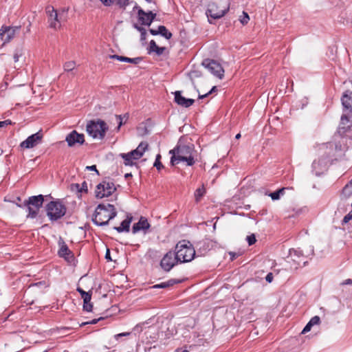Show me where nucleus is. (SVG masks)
Segmentation results:
<instances>
[{
	"label": "nucleus",
	"instance_id": "f257e3e1",
	"mask_svg": "<svg viewBox=\"0 0 352 352\" xmlns=\"http://www.w3.org/2000/svg\"><path fill=\"white\" fill-rule=\"evenodd\" d=\"M195 146L193 144H182L180 142L169 153L172 155L170 157V164L175 166L180 162L186 163L187 166H193L196 162L195 159Z\"/></svg>",
	"mask_w": 352,
	"mask_h": 352
},
{
	"label": "nucleus",
	"instance_id": "f03ea898",
	"mask_svg": "<svg viewBox=\"0 0 352 352\" xmlns=\"http://www.w3.org/2000/svg\"><path fill=\"white\" fill-rule=\"evenodd\" d=\"M116 215L117 211L113 205L100 204L96 208L92 221L97 226H104L107 225L109 221L115 218Z\"/></svg>",
	"mask_w": 352,
	"mask_h": 352
},
{
	"label": "nucleus",
	"instance_id": "7ed1b4c3",
	"mask_svg": "<svg viewBox=\"0 0 352 352\" xmlns=\"http://www.w3.org/2000/svg\"><path fill=\"white\" fill-rule=\"evenodd\" d=\"M176 258L180 263L191 261L195 256V250L192 244L188 241H179L175 247Z\"/></svg>",
	"mask_w": 352,
	"mask_h": 352
},
{
	"label": "nucleus",
	"instance_id": "20e7f679",
	"mask_svg": "<svg viewBox=\"0 0 352 352\" xmlns=\"http://www.w3.org/2000/svg\"><path fill=\"white\" fill-rule=\"evenodd\" d=\"M45 210L49 219L56 221L65 216L67 208L60 199H56L46 204Z\"/></svg>",
	"mask_w": 352,
	"mask_h": 352
},
{
	"label": "nucleus",
	"instance_id": "39448f33",
	"mask_svg": "<svg viewBox=\"0 0 352 352\" xmlns=\"http://www.w3.org/2000/svg\"><path fill=\"white\" fill-rule=\"evenodd\" d=\"M108 130L106 122L102 120H90L86 126L87 133L94 139L102 140Z\"/></svg>",
	"mask_w": 352,
	"mask_h": 352
},
{
	"label": "nucleus",
	"instance_id": "423d86ee",
	"mask_svg": "<svg viewBox=\"0 0 352 352\" xmlns=\"http://www.w3.org/2000/svg\"><path fill=\"white\" fill-rule=\"evenodd\" d=\"M44 196L42 195L32 196L23 203L24 206L28 207V218L34 219L38 214L40 208L43 206Z\"/></svg>",
	"mask_w": 352,
	"mask_h": 352
},
{
	"label": "nucleus",
	"instance_id": "0eeeda50",
	"mask_svg": "<svg viewBox=\"0 0 352 352\" xmlns=\"http://www.w3.org/2000/svg\"><path fill=\"white\" fill-rule=\"evenodd\" d=\"M229 8V2H227L221 8H220L215 2L210 3L206 12L208 18L209 23H212L210 19H218L223 17L228 12Z\"/></svg>",
	"mask_w": 352,
	"mask_h": 352
},
{
	"label": "nucleus",
	"instance_id": "6e6552de",
	"mask_svg": "<svg viewBox=\"0 0 352 352\" xmlns=\"http://www.w3.org/2000/svg\"><path fill=\"white\" fill-rule=\"evenodd\" d=\"M46 14L48 16L49 25L51 28L57 29L60 27L62 15L65 12V10L62 13H58L57 10L52 6H47L45 8Z\"/></svg>",
	"mask_w": 352,
	"mask_h": 352
},
{
	"label": "nucleus",
	"instance_id": "1a4fd4ad",
	"mask_svg": "<svg viewBox=\"0 0 352 352\" xmlns=\"http://www.w3.org/2000/svg\"><path fill=\"white\" fill-rule=\"evenodd\" d=\"M116 190L113 182L103 181L97 185L95 191L96 197L102 199L110 196Z\"/></svg>",
	"mask_w": 352,
	"mask_h": 352
},
{
	"label": "nucleus",
	"instance_id": "9d476101",
	"mask_svg": "<svg viewBox=\"0 0 352 352\" xmlns=\"http://www.w3.org/2000/svg\"><path fill=\"white\" fill-rule=\"evenodd\" d=\"M202 65L219 79H222L224 76V69L217 61L207 58L203 61Z\"/></svg>",
	"mask_w": 352,
	"mask_h": 352
},
{
	"label": "nucleus",
	"instance_id": "9b49d317",
	"mask_svg": "<svg viewBox=\"0 0 352 352\" xmlns=\"http://www.w3.org/2000/svg\"><path fill=\"white\" fill-rule=\"evenodd\" d=\"M178 262L175 252L170 251L164 256L160 265L164 271L169 272Z\"/></svg>",
	"mask_w": 352,
	"mask_h": 352
},
{
	"label": "nucleus",
	"instance_id": "f8f14e48",
	"mask_svg": "<svg viewBox=\"0 0 352 352\" xmlns=\"http://www.w3.org/2000/svg\"><path fill=\"white\" fill-rule=\"evenodd\" d=\"M134 9H138V21L142 25L149 26L155 19L156 14L151 11L146 12L138 6Z\"/></svg>",
	"mask_w": 352,
	"mask_h": 352
},
{
	"label": "nucleus",
	"instance_id": "ddd939ff",
	"mask_svg": "<svg viewBox=\"0 0 352 352\" xmlns=\"http://www.w3.org/2000/svg\"><path fill=\"white\" fill-rule=\"evenodd\" d=\"M43 138L41 131L29 136L25 140L20 144V146L23 148H32L39 144Z\"/></svg>",
	"mask_w": 352,
	"mask_h": 352
},
{
	"label": "nucleus",
	"instance_id": "4468645a",
	"mask_svg": "<svg viewBox=\"0 0 352 352\" xmlns=\"http://www.w3.org/2000/svg\"><path fill=\"white\" fill-rule=\"evenodd\" d=\"M65 141L69 147H74L76 145H82L85 142V136L82 133H78L74 130L69 133L65 138Z\"/></svg>",
	"mask_w": 352,
	"mask_h": 352
},
{
	"label": "nucleus",
	"instance_id": "2eb2a0df",
	"mask_svg": "<svg viewBox=\"0 0 352 352\" xmlns=\"http://www.w3.org/2000/svg\"><path fill=\"white\" fill-rule=\"evenodd\" d=\"M289 256L292 260L297 265L296 267H304L307 264V261L305 256L303 255L302 250L298 249L289 250Z\"/></svg>",
	"mask_w": 352,
	"mask_h": 352
},
{
	"label": "nucleus",
	"instance_id": "dca6fc26",
	"mask_svg": "<svg viewBox=\"0 0 352 352\" xmlns=\"http://www.w3.org/2000/svg\"><path fill=\"white\" fill-rule=\"evenodd\" d=\"M19 27H7L3 26L0 29V38L4 43L9 42L14 38L16 31L19 30Z\"/></svg>",
	"mask_w": 352,
	"mask_h": 352
},
{
	"label": "nucleus",
	"instance_id": "f3484780",
	"mask_svg": "<svg viewBox=\"0 0 352 352\" xmlns=\"http://www.w3.org/2000/svg\"><path fill=\"white\" fill-rule=\"evenodd\" d=\"M351 113H352L346 112L342 115L339 125L340 133H345L352 126V120H351Z\"/></svg>",
	"mask_w": 352,
	"mask_h": 352
},
{
	"label": "nucleus",
	"instance_id": "a211bd4d",
	"mask_svg": "<svg viewBox=\"0 0 352 352\" xmlns=\"http://www.w3.org/2000/svg\"><path fill=\"white\" fill-rule=\"evenodd\" d=\"M58 245L60 246V249L58 250L59 256L64 258L67 261H72L74 259V254L61 238L58 241Z\"/></svg>",
	"mask_w": 352,
	"mask_h": 352
},
{
	"label": "nucleus",
	"instance_id": "6ab92c4d",
	"mask_svg": "<svg viewBox=\"0 0 352 352\" xmlns=\"http://www.w3.org/2000/svg\"><path fill=\"white\" fill-rule=\"evenodd\" d=\"M120 157L124 160L126 166H133L134 164L133 160L140 159L142 157V153L135 149L128 153H121Z\"/></svg>",
	"mask_w": 352,
	"mask_h": 352
},
{
	"label": "nucleus",
	"instance_id": "aec40b11",
	"mask_svg": "<svg viewBox=\"0 0 352 352\" xmlns=\"http://www.w3.org/2000/svg\"><path fill=\"white\" fill-rule=\"evenodd\" d=\"M175 102L179 106L183 107H189L192 105L195 102V100L190 98H186L182 96V92L180 91H176L174 93Z\"/></svg>",
	"mask_w": 352,
	"mask_h": 352
},
{
	"label": "nucleus",
	"instance_id": "412c9836",
	"mask_svg": "<svg viewBox=\"0 0 352 352\" xmlns=\"http://www.w3.org/2000/svg\"><path fill=\"white\" fill-rule=\"evenodd\" d=\"M342 104L344 111L349 113H352V91H346L341 98Z\"/></svg>",
	"mask_w": 352,
	"mask_h": 352
},
{
	"label": "nucleus",
	"instance_id": "4be33fe9",
	"mask_svg": "<svg viewBox=\"0 0 352 352\" xmlns=\"http://www.w3.org/2000/svg\"><path fill=\"white\" fill-rule=\"evenodd\" d=\"M150 228V224L146 218L141 217L139 221L134 223L132 227V232L135 234L140 231H143L146 233V230Z\"/></svg>",
	"mask_w": 352,
	"mask_h": 352
},
{
	"label": "nucleus",
	"instance_id": "5701e85b",
	"mask_svg": "<svg viewBox=\"0 0 352 352\" xmlns=\"http://www.w3.org/2000/svg\"><path fill=\"white\" fill-rule=\"evenodd\" d=\"M109 58L111 59H116L119 61L129 63H132L134 65H137V64L140 63V61L142 60V57H137V58H128L126 56H120V55H117V54L109 55Z\"/></svg>",
	"mask_w": 352,
	"mask_h": 352
},
{
	"label": "nucleus",
	"instance_id": "b1692460",
	"mask_svg": "<svg viewBox=\"0 0 352 352\" xmlns=\"http://www.w3.org/2000/svg\"><path fill=\"white\" fill-rule=\"evenodd\" d=\"M149 32L152 35L160 34L166 39H170L173 36L172 33L164 25H160L157 30L150 29Z\"/></svg>",
	"mask_w": 352,
	"mask_h": 352
},
{
	"label": "nucleus",
	"instance_id": "393cba45",
	"mask_svg": "<svg viewBox=\"0 0 352 352\" xmlns=\"http://www.w3.org/2000/svg\"><path fill=\"white\" fill-rule=\"evenodd\" d=\"M132 219L133 217L129 214L127 215L126 219L122 221L120 226L114 227L113 228L118 232H129Z\"/></svg>",
	"mask_w": 352,
	"mask_h": 352
},
{
	"label": "nucleus",
	"instance_id": "a878e982",
	"mask_svg": "<svg viewBox=\"0 0 352 352\" xmlns=\"http://www.w3.org/2000/svg\"><path fill=\"white\" fill-rule=\"evenodd\" d=\"M166 50L165 47H159L157 45L154 40H151L149 43L148 53L155 52L157 55L160 56L163 54Z\"/></svg>",
	"mask_w": 352,
	"mask_h": 352
},
{
	"label": "nucleus",
	"instance_id": "bb28decb",
	"mask_svg": "<svg viewBox=\"0 0 352 352\" xmlns=\"http://www.w3.org/2000/svg\"><path fill=\"white\" fill-rule=\"evenodd\" d=\"M72 189L77 190L79 192H87V184L83 182L81 185L78 184H72Z\"/></svg>",
	"mask_w": 352,
	"mask_h": 352
},
{
	"label": "nucleus",
	"instance_id": "cd10ccee",
	"mask_svg": "<svg viewBox=\"0 0 352 352\" xmlns=\"http://www.w3.org/2000/svg\"><path fill=\"white\" fill-rule=\"evenodd\" d=\"M77 291L80 294L81 298L84 300H88L89 299L91 298V293L88 292H85L82 288L78 287Z\"/></svg>",
	"mask_w": 352,
	"mask_h": 352
},
{
	"label": "nucleus",
	"instance_id": "c85d7f7f",
	"mask_svg": "<svg viewBox=\"0 0 352 352\" xmlns=\"http://www.w3.org/2000/svg\"><path fill=\"white\" fill-rule=\"evenodd\" d=\"M205 192L206 190L204 187L197 188L195 192V201L197 202L199 201V200L204 196Z\"/></svg>",
	"mask_w": 352,
	"mask_h": 352
},
{
	"label": "nucleus",
	"instance_id": "c756f323",
	"mask_svg": "<svg viewBox=\"0 0 352 352\" xmlns=\"http://www.w3.org/2000/svg\"><path fill=\"white\" fill-rule=\"evenodd\" d=\"M148 146V144L146 142H142L135 149L138 151V153H142V156L145 151L147 149Z\"/></svg>",
	"mask_w": 352,
	"mask_h": 352
},
{
	"label": "nucleus",
	"instance_id": "7c9ffc66",
	"mask_svg": "<svg viewBox=\"0 0 352 352\" xmlns=\"http://www.w3.org/2000/svg\"><path fill=\"white\" fill-rule=\"evenodd\" d=\"M75 66H76V63L74 61H68L64 64L63 67H64L65 71L71 72L75 68Z\"/></svg>",
	"mask_w": 352,
	"mask_h": 352
},
{
	"label": "nucleus",
	"instance_id": "2f4dec72",
	"mask_svg": "<svg viewBox=\"0 0 352 352\" xmlns=\"http://www.w3.org/2000/svg\"><path fill=\"white\" fill-rule=\"evenodd\" d=\"M133 27L141 34V40H144L146 36V30L144 28L139 26L138 24H134Z\"/></svg>",
	"mask_w": 352,
	"mask_h": 352
},
{
	"label": "nucleus",
	"instance_id": "473e14b6",
	"mask_svg": "<svg viewBox=\"0 0 352 352\" xmlns=\"http://www.w3.org/2000/svg\"><path fill=\"white\" fill-rule=\"evenodd\" d=\"M93 305L91 303V299H89L87 301H83V309L86 311L90 312L92 311Z\"/></svg>",
	"mask_w": 352,
	"mask_h": 352
},
{
	"label": "nucleus",
	"instance_id": "72a5a7b5",
	"mask_svg": "<svg viewBox=\"0 0 352 352\" xmlns=\"http://www.w3.org/2000/svg\"><path fill=\"white\" fill-rule=\"evenodd\" d=\"M116 5L120 8L125 9L129 5V0H116Z\"/></svg>",
	"mask_w": 352,
	"mask_h": 352
},
{
	"label": "nucleus",
	"instance_id": "f704fd0d",
	"mask_svg": "<svg viewBox=\"0 0 352 352\" xmlns=\"http://www.w3.org/2000/svg\"><path fill=\"white\" fill-rule=\"evenodd\" d=\"M239 20L243 25H245L248 23L250 20L249 15L248 14L247 12H243V16H241Z\"/></svg>",
	"mask_w": 352,
	"mask_h": 352
},
{
	"label": "nucleus",
	"instance_id": "c9c22d12",
	"mask_svg": "<svg viewBox=\"0 0 352 352\" xmlns=\"http://www.w3.org/2000/svg\"><path fill=\"white\" fill-rule=\"evenodd\" d=\"M246 241H248L249 245H252L255 243L256 241V236L254 234L249 235L246 238Z\"/></svg>",
	"mask_w": 352,
	"mask_h": 352
},
{
	"label": "nucleus",
	"instance_id": "e433bc0d",
	"mask_svg": "<svg viewBox=\"0 0 352 352\" xmlns=\"http://www.w3.org/2000/svg\"><path fill=\"white\" fill-rule=\"evenodd\" d=\"M309 322L311 323V324L313 326H314L316 324H319L320 322V318L319 316H314L313 318H311Z\"/></svg>",
	"mask_w": 352,
	"mask_h": 352
},
{
	"label": "nucleus",
	"instance_id": "4c0bfd02",
	"mask_svg": "<svg viewBox=\"0 0 352 352\" xmlns=\"http://www.w3.org/2000/svg\"><path fill=\"white\" fill-rule=\"evenodd\" d=\"M182 282V280H177V279H170L168 280L166 283V286L167 287H170V286H173V285L175 284H177V283H180Z\"/></svg>",
	"mask_w": 352,
	"mask_h": 352
},
{
	"label": "nucleus",
	"instance_id": "58836bf2",
	"mask_svg": "<svg viewBox=\"0 0 352 352\" xmlns=\"http://www.w3.org/2000/svg\"><path fill=\"white\" fill-rule=\"evenodd\" d=\"M104 318L102 317H100L98 319H94L91 321H89V322H82L80 326H84V325H86V324H96L98 321H100V320H102Z\"/></svg>",
	"mask_w": 352,
	"mask_h": 352
},
{
	"label": "nucleus",
	"instance_id": "ea45409f",
	"mask_svg": "<svg viewBox=\"0 0 352 352\" xmlns=\"http://www.w3.org/2000/svg\"><path fill=\"white\" fill-rule=\"evenodd\" d=\"M268 195L272 198V200H278L280 197L277 190L270 193Z\"/></svg>",
	"mask_w": 352,
	"mask_h": 352
},
{
	"label": "nucleus",
	"instance_id": "a19ab883",
	"mask_svg": "<svg viewBox=\"0 0 352 352\" xmlns=\"http://www.w3.org/2000/svg\"><path fill=\"white\" fill-rule=\"evenodd\" d=\"M313 327V325L311 324V323L309 321L308 323L306 324V326L304 327V329H302L301 333L302 334H305L307 332H309L311 327Z\"/></svg>",
	"mask_w": 352,
	"mask_h": 352
},
{
	"label": "nucleus",
	"instance_id": "79ce46f5",
	"mask_svg": "<svg viewBox=\"0 0 352 352\" xmlns=\"http://www.w3.org/2000/svg\"><path fill=\"white\" fill-rule=\"evenodd\" d=\"M351 219H352V211L344 216L342 220V224L347 223Z\"/></svg>",
	"mask_w": 352,
	"mask_h": 352
},
{
	"label": "nucleus",
	"instance_id": "37998d69",
	"mask_svg": "<svg viewBox=\"0 0 352 352\" xmlns=\"http://www.w3.org/2000/svg\"><path fill=\"white\" fill-rule=\"evenodd\" d=\"M12 124L11 120H6L4 121H0V128H3Z\"/></svg>",
	"mask_w": 352,
	"mask_h": 352
},
{
	"label": "nucleus",
	"instance_id": "c03bdc74",
	"mask_svg": "<svg viewBox=\"0 0 352 352\" xmlns=\"http://www.w3.org/2000/svg\"><path fill=\"white\" fill-rule=\"evenodd\" d=\"M153 166L158 170H160L164 168L163 164L160 161H155Z\"/></svg>",
	"mask_w": 352,
	"mask_h": 352
},
{
	"label": "nucleus",
	"instance_id": "a18cd8bd",
	"mask_svg": "<svg viewBox=\"0 0 352 352\" xmlns=\"http://www.w3.org/2000/svg\"><path fill=\"white\" fill-rule=\"evenodd\" d=\"M100 1L104 6H111L113 3V0H100Z\"/></svg>",
	"mask_w": 352,
	"mask_h": 352
},
{
	"label": "nucleus",
	"instance_id": "49530a36",
	"mask_svg": "<svg viewBox=\"0 0 352 352\" xmlns=\"http://www.w3.org/2000/svg\"><path fill=\"white\" fill-rule=\"evenodd\" d=\"M21 201V197H17L16 200L13 201L12 202L14 204H15L18 207L22 208L24 206H23V204L22 205V204H20Z\"/></svg>",
	"mask_w": 352,
	"mask_h": 352
},
{
	"label": "nucleus",
	"instance_id": "de8ad7c7",
	"mask_svg": "<svg viewBox=\"0 0 352 352\" xmlns=\"http://www.w3.org/2000/svg\"><path fill=\"white\" fill-rule=\"evenodd\" d=\"M152 287L153 288H166L167 287L166 283L164 282L160 284H157V285H153Z\"/></svg>",
	"mask_w": 352,
	"mask_h": 352
},
{
	"label": "nucleus",
	"instance_id": "09e8293b",
	"mask_svg": "<svg viewBox=\"0 0 352 352\" xmlns=\"http://www.w3.org/2000/svg\"><path fill=\"white\" fill-rule=\"evenodd\" d=\"M21 56V53L19 51V50H16L14 54V62H17L19 60V57Z\"/></svg>",
	"mask_w": 352,
	"mask_h": 352
},
{
	"label": "nucleus",
	"instance_id": "8fccbe9b",
	"mask_svg": "<svg viewBox=\"0 0 352 352\" xmlns=\"http://www.w3.org/2000/svg\"><path fill=\"white\" fill-rule=\"evenodd\" d=\"M116 120L118 122V130L120 129V126L122 125V118L121 116H116Z\"/></svg>",
	"mask_w": 352,
	"mask_h": 352
},
{
	"label": "nucleus",
	"instance_id": "3c124183",
	"mask_svg": "<svg viewBox=\"0 0 352 352\" xmlns=\"http://www.w3.org/2000/svg\"><path fill=\"white\" fill-rule=\"evenodd\" d=\"M273 278H274V276H273L272 273L270 272L267 274V276L265 277V280L267 282L271 283L273 280Z\"/></svg>",
	"mask_w": 352,
	"mask_h": 352
},
{
	"label": "nucleus",
	"instance_id": "603ef678",
	"mask_svg": "<svg viewBox=\"0 0 352 352\" xmlns=\"http://www.w3.org/2000/svg\"><path fill=\"white\" fill-rule=\"evenodd\" d=\"M86 169H87V170H90L96 171V173H97L98 175H99V172H98V170H97V168H96V165L88 166H87V167H86Z\"/></svg>",
	"mask_w": 352,
	"mask_h": 352
},
{
	"label": "nucleus",
	"instance_id": "864d4df0",
	"mask_svg": "<svg viewBox=\"0 0 352 352\" xmlns=\"http://www.w3.org/2000/svg\"><path fill=\"white\" fill-rule=\"evenodd\" d=\"M342 285H352V279L348 278L340 283Z\"/></svg>",
	"mask_w": 352,
	"mask_h": 352
},
{
	"label": "nucleus",
	"instance_id": "5fc2aeb1",
	"mask_svg": "<svg viewBox=\"0 0 352 352\" xmlns=\"http://www.w3.org/2000/svg\"><path fill=\"white\" fill-rule=\"evenodd\" d=\"M105 258L107 261H112L111 256H110V250L109 249L107 250L106 254H105Z\"/></svg>",
	"mask_w": 352,
	"mask_h": 352
},
{
	"label": "nucleus",
	"instance_id": "6e6d98bb",
	"mask_svg": "<svg viewBox=\"0 0 352 352\" xmlns=\"http://www.w3.org/2000/svg\"><path fill=\"white\" fill-rule=\"evenodd\" d=\"M130 335V333L129 332H125V333H118L116 336V338L118 339V338L120 337H122V336H129Z\"/></svg>",
	"mask_w": 352,
	"mask_h": 352
},
{
	"label": "nucleus",
	"instance_id": "4d7b16f0",
	"mask_svg": "<svg viewBox=\"0 0 352 352\" xmlns=\"http://www.w3.org/2000/svg\"><path fill=\"white\" fill-rule=\"evenodd\" d=\"M286 189H287L286 188H281L278 189L277 190V192H278L279 195L281 196L285 194V191Z\"/></svg>",
	"mask_w": 352,
	"mask_h": 352
},
{
	"label": "nucleus",
	"instance_id": "13d9d810",
	"mask_svg": "<svg viewBox=\"0 0 352 352\" xmlns=\"http://www.w3.org/2000/svg\"><path fill=\"white\" fill-rule=\"evenodd\" d=\"M230 255L231 256V260H234L238 256V254L235 252H230Z\"/></svg>",
	"mask_w": 352,
	"mask_h": 352
},
{
	"label": "nucleus",
	"instance_id": "bf43d9fd",
	"mask_svg": "<svg viewBox=\"0 0 352 352\" xmlns=\"http://www.w3.org/2000/svg\"><path fill=\"white\" fill-rule=\"evenodd\" d=\"M208 95H209L208 92L207 94H204V95H199V99H203V98L207 97Z\"/></svg>",
	"mask_w": 352,
	"mask_h": 352
},
{
	"label": "nucleus",
	"instance_id": "052dcab7",
	"mask_svg": "<svg viewBox=\"0 0 352 352\" xmlns=\"http://www.w3.org/2000/svg\"><path fill=\"white\" fill-rule=\"evenodd\" d=\"M217 89V87L214 86L213 87L211 90L208 92L209 94H212V92L215 91Z\"/></svg>",
	"mask_w": 352,
	"mask_h": 352
},
{
	"label": "nucleus",
	"instance_id": "680f3d73",
	"mask_svg": "<svg viewBox=\"0 0 352 352\" xmlns=\"http://www.w3.org/2000/svg\"><path fill=\"white\" fill-rule=\"evenodd\" d=\"M132 177V174L131 173H126L125 175H124V177L126 179H128L129 177Z\"/></svg>",
	"mask_w": 352,
	"mask_h": 352
},
{
	"label": "nucleus",
	"instance_id": "e2e57ef3",
	"mask_svg": "<svg viewBox=\"0 0 352 352\" xmlns=\"http://www.w3.org/2000/svg\"><path fill=\"white\" fill-rule=\"evenodd\" d=\"M161 160V155L160 154H157V156H156V158H155V161H160Z\"/></svg>",
	"mask_w": 352,
	"mask_h": 352
},
{
	"label": "nucleus",
	"instance_id": "0e129e2a",
	"mask_svg": "<svg viewBox=\"0 0 352 352\" xmlns=\"http://www.w3.org/2000/svg\"><path fill=\"white\" fill-rule=\"evenodd\" d=\"M240 138H241V134L240 133L236 134V136H235V138L237 139V140L239 139Z\"/></svg>",
	"mask_w": 352,
	"mask_h": 352
},
{
	"label": "nucleus",
	"instance_id": "69168bd1",
	"mask_svg": "<svg viewBox=\"0 0 352 352\" xmlns=\"http://www.w3.org/2000/svg\"><path fill=\"white\" fill-rule=\"evenodd\" d=\"M100 191H101V193L102 194V192H106V188H101Z\"/></svg>",
	"mask_w": 352,
	"mask_h": 352
},
{
	"label": "nucleus",
	"instance_id": "338daca9",
	"mask_svg": "<svg viewBox=\"0 0 352 352\" xmlns=\"http://www.w3.org/2000/svg\"><path fill=\"white\" fill-rule=\"evenodd\" d=\"M146 1H147L148 3H152L153 1V0H145Z\"/></svg>",
	"mask_w": 352,
	"mask_h": 352
},
{
	"label": "nucleus",
	"instance_id": "774afa93",
	"mask_svg": "<svg viewBox=\"0 0 352 352\" xmlns=\"http://www.w3.org/2000/svg\"><path fill=\"white\" fill-rule=\"evenodd\" d=\"M351 184H352V180L351 181Z\"/></svg>",
	"mask_w": 352,
	"mask_h": 352
}]
</instances>
